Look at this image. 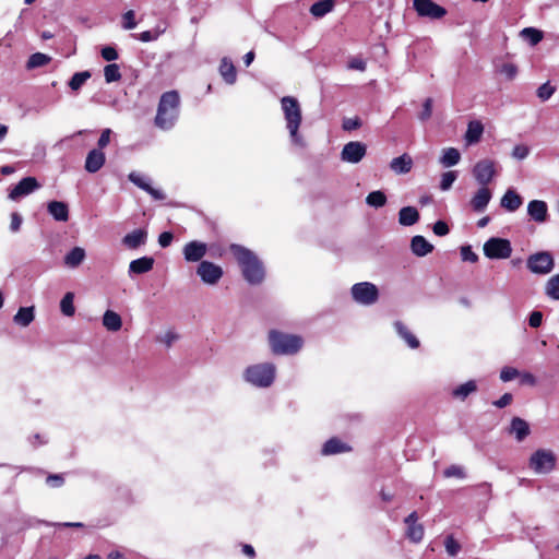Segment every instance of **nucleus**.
<instances>
[{
  "label": "nucleus",
  "mask_w": 559,
  "mask_h": 559,
  "mask_svg": "<svg viewBox=\"0 0 559 559\" xmlns=\"http://www.w3.org/2000/svg\"><path fill=\"white\" fill-rule=\"evenodd\" d=\"M520 383L522 385L535 386L537 384V378L528 371L520 372Z\"/></svg>",
  "instance_id": "52"
},
{
  "label": "nucleus",
  "mask_w": 559,
  "mask_h": 559,
  "mask_svg": "<svg viewBox=\"0 0 559 559\" xmlns=\"http://www.w3.org/2000/svg\"><path fill=\"white\" fill-rule=\"evenodd\" d=\"M206 252L207 245L198 240L187 242L182 249L183 258L187 262L201 261Z\"/></svg>",
  "instance_id": "15"
},
{
  "label": "nucleus",
  "mask_w": 559,
  "mask_h": 559,
  "mask_svg": "<svg viewBox=\"0 0 559 559\" xmlns=\"http://www.w3.org/2000/svg\"><path fill=\"white\" fill-rule=\"evenodd\" d=\"M143 43L154 41L158 38V32L152 31H144L139 34L138 37Z\"/></svg>",
  "instance_id": "64"
},
{
  "label": "nucleus",
  "mask_w": 559,
  "mask_h": 559,
  "mask_svg": "<svg viewBox=\"0 0 559 559\" xmlns=\"http://www.w3.org/2000/svg\"><path fill=\"white\" fill-rule=\"evenodd\" d=\"M406 536L413 543H419L424 538V526L418 523V515L414 511L406 519Z\"/></svg>",
  "instance_id": "16"
},
{
  "label": "nucleus",
  "mask_w": 559,
  "mask_h": 559,
  "mask_svg": "<svg viewBox=\"0 0 559 559\" xmlns=\"http://www.w3.org/2000/svg\"><path fill=\"white\" fill-rule=\"evenodd\" d=\"M129 180L133 182L135 186H138L140 189L146 191L148 194H151L155 200H164L165 194L158 190L153 188L150 185V180L142 176L139 173L132 171L129 174Z\"/></svg>",
  "instance_id": "19"
},
{
  "label": "nucleus",
  "mask_w": 559,
  "mask_h": 559,
  "mask_svg": "<svg viewBox=\"0 0 559 559\" xmlns=\"http://www.w3.org/2000/svg\"><path fill=\"white\" fill-rule=\"evenodd\" d=\"M432 230L437 236H445L449 234V227L443 221L436 222Z\"/></svg>",
  "instance_id": "61"
},
{
  "label": "nucleus",
  "mask_w": 559,
  "mask_h": 559,
  "mask_svg": "<svg viewBox=\"0 0 559 559\" xmlns=\"http://www.w3.org/2000/svg\"><path fill=\"white\" fill-rule=\"evenodd\" d=\"M102 53V57L106 60V61H114L116 59H118V52L117 50L111 47V46H106L102 49L100 51Z\"/></svg>",
  "instance_id": "60"
},
{
  "label": "nucleus",
  "mask_w": 559,
  "mask_h": 559,
  "mask_svg": "<svg viewBox=\"0 0 559 559\" xmlns=\"http://www.w3.org/2000/svg\"><path fill=\"white\" fill-rule=\"evenodd\" d=\"M197 274L204 284L215 285L223 276V269L213 262L201 261L197 269Z\"/></svg>",
  "instance_id": "12"
},
{
  "label": "nucleus",
  "mask_w": 559,
  "mask_h": 559,
  "mask_svg": "<svg viewBox=\"0 0 559 559\" xmlns=\"http://www.w3.org/2000/svg\"><path fill=\"white\" fill-rule=\"evenodd\" d=\"M413 159L408 154H402L390 162L391 170L396 175H404L411 171Z\"/></svg>",
  "instance_id": "24"
},
{
  "label": "nucleus",
  "mask_w": 559,
  "mask_h": 559,
  "mask_svg": "<svg viewBox=\"0 0 559 559\" xmlns=\"http://www.w3.org/2000/svg\"><path fill=\"white\" fill-rule=\"evenodd\" d=\"M334 0H320L311 5L310 13L314 17H323L334 9Z\"/></svg>",
  "instance_id": "38"
},
{
  "label": "nucleus",
  "mask_w": 559,
  "mask_h": 559,
  "mask_svg": "<svg viewBox=\"0 0 559 559\" xmlns=\"http://www.w3.org/2000/svg\"><path fill=\"white\" fill-rule=\"evenodd\" d=\"M528 216L537 224H543L548 218V205L545 201L533 200L527 204Z\"/></svg>",
  "instance_id": "17"
},
{
  "label": "nucleus",
  "mask_w": 559,
  "mask_h": 559,
  "mask_svg": "<svg viewBox=\"0 0 559 559\" xmlns=\"http://www.w3.org/2000/svg\"><path fill=\"white\" fill-rule=\"evenodd\" d=\"M473 176L476 181L486 187L496 176V164L491 159H481L473 168Z\"/></svg>",
  "instance_id": "11"
},
{
  "label": "nucleus",
  "mask_w": 559,
  "mask_h": 559,
  "mask_svg": "<svg viewBox=\"0 0 559 559\" xmlns=\"http://www.w3.org/2000/svg\"><path fill=\"white\" fill-rule=\"evenodd\" d=\"M413 7L421 17L439 20L447 14L445 9L435 3L432 0H413Z\"/></svg>",
  "instance_id": "10"
},
{
  "label": "nucleus",
  "mask_w": 559,
  "mask_h": 559,
  "mask_svg": "<svg viewBox=\"0 0 559 559\" xmlns=\"http://www.w3.org/2000/svg\"><path fill=\"white\" fill-rule=\"evenodd\" d=\"M461 154L459 150L455 147H448L442 151L439 162L443 167L448 168L459 164Z\"/></svg>",
  "instance_id": "36"
},
{
  "label": "nucleus",
  "mask_w": 559,
  "mask_h": 559,
  "mask_svg": "<svg viewBox=\"0 0 559 559\" xmlns=\"http://www.w3.org/2000/svg\"><path fill=\"white\" fill-rule=\"evenodd\" d=\"M40 185L34 177L23 178L16 186H14L9 192V199L12 201H19L34 191H36Z\"/></svg>",
  "instance_id": "14"
},
{
  "label": "nucleus",
  "mask_w": 559,
  "mask_h": 559,
  "mask_svg": "<svg viewBox=\"0 0 559 559\" xmlns=\"http://www.w3.org/2000/svg\"><path fill=\"white\" fill-rule=\"evenodd\" d=\"M483 132L484 126L480 121H471L467 126V130L465 133V141L467 142V144L477 143L480 140Z\"/></svg>",
  "instance_id": "33"
},
{
  "label": "nucleus",
  "mask_w": 559,
  "mask_h": 559,
  "mask_svg": "<svg viewBox=\"0 0 559 559\" xmlns=\"http://www.w3.org/2000/svg\"><path fill=\"white\" fill-rule=\"evenodd\" d=\"M522 204V197L513 189H508L500 200L501 207L508 212H515Z\"/></svg>",
  "instance_id": "23"
},
{
  "label": "nucleus",
  "mask_w": 559,
  "mask_h": 559,
  "mask_svg": "<svg viewBox=\"0 0 559 559\" xmlns=\"http://www.w3.org/2000/svg\"><path fill=\"white\" fill-rule=\"evenodd\" d=\"M122 26L124 29H133L136 26L135 13L133 10H129L122 15Z\"/></svg>",
  "instance_id": "49"
},
{
  "label": "nucleus",
  "mask_w": 559,
  "mask_h": 559,
  "mask_svg": "<svg viewBox=\"0 0 559 559\" xmlns=\"http://www.w3.org/2000/svg\"><path fill=\"white\" fill-rule=\"evenodd\" d=\"M443 474L448 478L449 477H456V478L465 477V472H464L463 467H461L459 465L449 466L448 468L444 469Z\"/></svg>",
  "instance_id": "50"
},
{
  "label": "nucleus",
  "mask_w": 559,
  "mask_h": 559,
  "mask_svg": "<svg viewBox=\"0 0 559 559\" xmlns=\"http://www.w3.org/2000/svg\"><path fill=\"white\" fill-rule=\"evenodd\" d=\"M85 259V250L81 247H74L64 257V263L69 267H78Z\"/></svg>",
  "instance_id": "37"
},
{
  "label": "nucleus",
  "mask_w": 559,
  "mask_h": 559,
  "mask_svg": "<svg viewBox=\"0 0 559 559\" xmlns=\"http://www.w3.org/2000/svg\"><path fill=\"white\" fill-rule=\"evenodd\" d=\"M366 203L376 209L382 207L386 203V197L380 190L372 191L367 195Z\"/></svg>",
  "instance_id": "44"
},
{
  "label": "nucleus",
  "mask_w": 559,
  "mask_h": 559,
  "mask_svg": "<svg viewBox=\"0 0 559 559\" xmlns=\"http://www.w3.org/2000/svg\"><path fill=\"white\" fill-rule=\"evenodd\" d=\"M419 219V213L414 206L402 207L399 212V223L402 226H412Z\"/></svg>",
  "instance_id": "30"
},
{
  "label": "nucleus",
  "mask_w": 559,
  "mask_h": 559,
  "mask_svg": "<svg viewBox=\"0 0 559 559\" xmlns=\"http://www.w3.org/2000/svg\"><path fill=\"white\" fill-rule=\"evenodd\" d=\"M90 78V71L76 72L72 75L71 80L69 81V87L72 91H79Z\"/></svg>",
  "instance_id": "43"
},
{
  "label": "nucleus",
  "mask_w": 559,
  "mask_h": 559,
  "mask_svg": "<svg viewBox=\"0 0 559 559\" xmlns=\"http://www.w3.org/2000/svg\"><path fill=\"white\" fill-rule=\"evenodd\" d=\"M34 310L35 309L33 306L20 308L16 314L13 317L14 323L23 328L28 326L35 318Z\"/></svg>",
  "instance_id": "34"
},
{
  "label": "nucleus",
  "mask_w": 559,
  "mask_h": 559,
  "mask_svg": "<svg viewBox=\"0 0 559 559\" xmlns=\"http://www.w3.org/2000/svg\"><path fill=\"white\" fill-rule=\"evenodd\" d=\"M483 251L488 259L506 260L512 254V246L506 238L491 237L484 243Z\"/></svg>",
  "instance_id": "7"
},
{
  "label": "nucleus",
  "mask_w": 559,
  "mask_h": 559,
  "mask_svg": "<svg viewBox=\"0 0 559 559\" xmlns=\"http://www.w3.org/2000/svg\"><path fill=\"white\" fill-rule=\"evenodd\" d=\"M155 260L152 257L145 255L129 263L128 274L130 277L135 275L145 274L153 270Z\"/></svg>",
  "instance_id": "21"
},
{
  "label": "nucleus",
  "mask_w": 559,
  "mask_h": 559,
  "mask_svg": "<svg viewBox=\"0 0 559 559\" xmlns=\"http://www.w3.org/2000/svg\"><path fill=\"white\" fill-rule=\"evenodd\" d=\"M219 74L224 79L227 84H234L237 79L236 68L234 63L227 59L223 58L219 64Z\"/></svg>",
  "instance_id": "32"
},
{
  "label": "nucleus",
  "mask_w": 559,
  "mask_h": 559,
  "mask_svg": "<svg viewBox=\"0 0 559 559\" xmlns=\"http://www.w3.org/2000/svg\"><path fill=\"white\" fill-rule=\"evenodd\" d=\"M50 61L51 58L48 55L43 52H35L28 58L26 68L28 70L40 68L48 64Z\"/></svg>",
  "instance_id": "39"
},
{
  "label": "nucleus",
  "mask_w": 559,
  "mask_h": 559,
  "mask_svg": "<svg viewBox=\"0 0 559 559\" xmlns=\"http://www.w3.org/2000/svg\"><path fill=\"white\" fill-rule=\"evenodd\" d=\"M367 146L359 141H352L344 145L341 152V158L343 162L357 164L366 155Z\"/></svg>",
  "instance_id": "13"
},
{
  "label": "nucleus",
  "mask_w": 559,
  "mask_h": 559,
  "mask_svg": "<svg viewBox=\"0 0 559 559\" xmlns=\"http://www.w3.org/2000/svg\"><path fill=\"white\" fill-rule=\"evenodd\" d=\"M543 322V313L540 311H533L528 318V324L532 328L540 326Z\"/></svg>",
  "instance_id": "62"
},
{
  "label": "nucleus",
  "mask_w": 559,
  "mask_h": 559,
  "mask_svg": "<svg viewBox=\"0 0 559 559\" xmlns=\"http://www.w3.org/2000/svg\"><path fill=\"white\" fill-rule=\"evenodd\" d=\"M528 154L530 148L523 144L515 145L512 151V156L519 160L525 159Z\"/></svg>",
  "instance_id": "54"
},
{
  "label": "nucleus",
  "mask_w": 559,
  "mask_h": 559,
  "mask_svg": "<svg viewBox=\"0 0 559 559\" xmlns=\"http://www.w3.org/2000/svg\"><path fill=\"white\" fill-rule=\"evenodd\" d=\"M394 328L399 336L404 340L407 346L412 349H416L419 347L420 343L418 338L412 333V331L403 324L401 321L394 322Z\"/></svg>",
  "instance_id": "25"
},
{
  "label": "nucleus",
  "mask_w": 559,
  "mask_h": 559,
  "mask_svg": "<svg viewBox=\"0 0 559 559\" xmlns=\"http://www.w3.org/2000/svg\"><path fill=\"white\" fill-rule=\"evenodd\" d=\"M526 266L533 274L546 275L554 270L555 260L550 252L540 251L527 258Z\"/></svg>",
  "instance_id": "9"
},
{
  "label": "nucleus",
  "mask_w": 559,
  "mask_h": 559,
  "mask_svg": "<svg viewBox=\"0 0 559 559\" xmlns=\"http://www.w3.org/2000/svg\"><path fill=\"white\" fill-rule=\"evenodd\" d=\"M281 107L284 114L286 128L289 132L292 143L302 147L305 142L301 135L298 133L302 120L299 102L293 96H284L281 99Z\"/></svg>",
  "instance_id": "3"
},
{
  "label": "nucleus",
  "mask_w": 559,
  "mask_h": 559,
  "mask_svg": "<svg viewBox=\"0 0 559 559\" xmlns=\"http://www.w3.org/2000/svg\"><path fill=\"white\" fill-rule=\"evenodd\" d=\"M500 72L508 79L513 80L518 74V68L513 63H506L501 67Z\"/></svg>",
  "instance_id": "55"
},
{
  "label": "nucleus",
  "mask_w": 559,
  "mask_h": 559,
  "mask_svg": "<svg viewBox=\"0 0 559 559\" xmlns=\"http://www.w3.org/2000/svg\"><path fill=\"white\" fill-rule=\"evenodd\" d=\"M461 257L463 261H468L471 263H475L478 260V255L472 250L469 246H464L461 248Z\"/></svg>",
  "instance_id": "53"
},
{
  "label": "nucleus",
  "mask_w": 559,
  "mask_h": 559,
  "mask_svg": "<svg viewBox=\"0 0 559 559\" xmlns=\"http://www.w3.org/2000/svg\"><path fill=\"white\" fill-rule=\"evenodd\" d=\"M353 299L362 306H371L379 299L378 287L370 282L356 283L350 288Z\"/></svg>",
  "instance_id": "8"
},
{
  "label": "nucleus",
  "mask_w": 559,
  "mask_h": 559,
  "mask_svg": "<svg viewBox=\"0 0 559 559\" xmlns=\"http://www.w3.org/2000/svg\"><path fill=\"white\" fill-rule=\"evenodd\" d=\"M110 136H111V130L106 128L102 131V134L98 139V142H97V146H98V150L103 151V148H105L109 142H110Z\"/></svg>",
  "instance_id": "59"
},
{
  "label": "nucleus",
  "mask_w": 559,
  "mask_h": 559,
  "mask_svg": "<svg viewBox=\"0 0 559 559\" xmlns=\"http://www.w3.org/2000/svg\"><path fill=\"white\" fill-rule=\"evenodd\" d=\"M103 325L110 332H117L122 326L120 314L112 310H106L103 316Z\"/></svg>",
  "instance_id": "31"
},
{
  "label": "nucleus",
  "mask_w": 559,
  "mask_h": 559,
  "mask_svg": "<svg viewBox=\"0 0 559 559\" xmlns=\"http://www.w3.org/2000/svg\"><path fill=\"white\" fill-rule=\"evenodd\" d=\"M521 37L535 46L543 39V33L534 27H525L521 31Z\"/></svg>",
  "instance_id": "41"
},
{
  "label": "nucleus",
  "mask_w": 559,
  "mask_h": 559,
  "mask_svg": "<svg viewBox=\"0 0 559 559\" xmlns=\"http://www.w3.org/2000/svg\"><path fill=\"white\" fill-rule=\"evenodd\" d=\"M366 61L361 58L355 57L348 61L347 68L349 70H357L364 72L366 70Z\"/></svg>",
  "instance_id": "58"
},
{
  "label": "nucleus",
  "mask_w": 559,
  "mask_h": 559,
  "mask_svg": "<svg viewBox=\"0 0 559 559\" xmlns=\"http://www.w3.org/2000/svg\"><path fill=\"white\" fill-rule=\"evenodd\" d=\"M556 88L549 83H544L537 90V96L543 100H548L555 93Z\"/></svg>",
  "instance_id": "47"
},
{
  "label": "nucleus",
  "mask_w": 559,
  "mask_h": 559,
  "mask_svg": "<svg viewBox=\"0 0 559 559\" xmlns=\"http://www.w3.org/2000/svg\"><path fill=\"white\" fill-rule=\"evenodd\" d=\"M46 483L48 486L52 488H59L63 485L64 479L62 474H51L46 478Z\"/></svg>",
  "instance_id": "57"
},
{
  "label": "nucleus",
  "mask_w": 559,
  "mask_h": 559,
  "mask_svg": "<svg viewBox=\"0 0 559 559\" xmlns=\"http://www.w3.org/2000/svg\"><path fill=\"white\" fill-rule=\"evenodd\" d=\"M269 342L272 352L276 355H295L304 345L301 336L278 331L270 332Z\"/></svg>",
  "instance_id": "4"
},
{
  "label": "nucleus",
  "mask_w": 559,
  "mask_h": 559,
  "mask_svg": "<svg viewBox=\"0 0 559 559\" xmlns=\"http://www.w3.org/2000/svg\"><path fill=\"white\" fill-rule=\"evenodd\" d=\"M106 156L105 153L98 148H94L88 152L85 159V170L94 174L97 173L105 164Z\"/></svg>",
  "instance_id": "22"
},
{
  "label": "nucleus",
  "mask_w": 559,
  "mask_h": 559,
  "mask_svg": "<svg viewBox=\"0 0 559 559\" xmlns=\"http://www.w3.org/2000/svg\"><path fill=\"white\" fill-rule=\"evenodd\" d=\"M74 294L69 292L67 293L61 301H60V310L61 312L67 316V317H72L75 312V307H74Z\"/></svg>",
  "instance_id": "40"
},
{
  "label": "nucleus",
  "mask_w": 559,
  "mask_h": 559,
  "mask_svg": "<svg viewBox=\"0 0 559 559\" xmlns=\"http://www.w3.org/2000/svg\"><path fill=\"white\" fill-rule=\"evenodd\" d=\"M230 251L239 263L245 280L251 284H260L264 280V267L258 257L240 245H231Z\"/></svg>",
  "instance_id": "1"
},
{
  "label": "nucleus",
  "mask_w": 559,
  "mask_h": 559,
  "mask_svg": "<svg viewBox=\"0 0 559 559\" xmlns=\"http://www.w3.org/2000/svg\"><path fill=\"white\" fill-rule=\"evenodd\" d=\"M47 211L58 222H67L69 218V209L64 202L51 201L47 204Z\"/></svg>",
  "instance_id": "26"
},
{
  "label": "nucleus",
  "mask_w": 559,
  "mask_h": 559,
  "mask_svg": "<svg viewBox=\"0 0 559 559\" xmlns=\"http://www.w3.org/2000/svg\"><path fill=\"white\" fill-rule=\"evenodd\" d=\"M546 295L554 299L559 300V274L551 276L545 286Z\"/></svg>",
  "instance_id": "42"
},
{
  "label": "nucleus",
  "mask_w": 559,
  "mask_h": 559,
  "mask_svg": "<svg viewBox=\"0 0 559 559\" xmlns=\"http://www.w3.org/2000/svg\"><path fill=\"white\" fill-rule=\"evenodd\" d=\"M477 391V383L475 380H469L463 384L457 385L452 390V396L456 400L464 401L468 395Z\"/></svg>",
  "instance_id": "35"
},
{
  "label": "nucleus",
  "mask_w": 559,
  "mask_h": 559,
  "mask_svg": "<svg viewBox=\"0 0 559 559\" xmlns=\"http://www.w3.org/2000/svg\"><path fill=\"white\" fill-rule=\"evenodd\" d=\"M276 367L271 362L251 365L243 371V379L257 388H269L275 380Z\"/></svg>",
  "instance_id": "5"
},
{
  "label": "nucleus",
  "mask_w": 559,
  "mask_h": 559,
  "mask_svg": "<svg viewBox=\"0 0 559 559\" xmlns=\"http://www.w3.org/2000/svg\"><path fill=\"white\" fill-rule=\"evenodd\" d=\"M104 76L107 83L119 81L121 79L119 66L117 63L107 64L104 68Z\"/></svg>",
  "instance_id": "45"
},
{
  "label": "nucleus",
  "mask_w": 559,
  "mask_h": 559,
  "mask_svg": "<svg viewBox=\"0 0 559 559\" xmlns=\"http://www.w3.org/2000/svg\"><path fill=\"white\" fill-rule=\"evenodd\" d=\"M348 451H350V447L337 438L328 440L322 448V454L324 455H333Z\"/></svg>",
  "instance_id": "29"
},
{
  "label": "nucleus",
  "mask_w": 559,
  "mask_h": 559,
  "mask_svg": "<svg viewBox=\"0 0 559 559\" xmlns=\"http://www.w3.org/2000/svg\"><path fill=\"white\" fill-rule=\"evenodd\" d=\"M520 374V371L516 368L513 367H503L500 371V379L503 382H509L515 378H518Z\"/></svg>",
  "instance_id": "48"
},
{
  "label": "nucleus",
  "mask_w": 559,
  "mask_h": 559,
  "mask_svg": "<svg viewBox=\"0 0 559 559\" xmlns=\"http://www.w3.org/2000/svg\"><path fill=\"white\" fill-rule=\"evenodd\" d=\"M492 198L490 189L480 187L469 201L472 210L476 213H481L486 210L488 203Z\"/></svg>",
  "instance_id": "20"
},
{
  "label": "nucleus",
  "mask_w": 559,
  "mask_h": 559,
  "mask_svg": "<svg viewBox=\"0 0 559 559\" xmlns=\"http://www.w3.org/2000/svg\"><path fill=\"white\" fill-rule=\"evenodd\" d=\"M432 114V99L427 98L423 104V110L419 114V119L426 121L431 117Z\"/></svg>",
  "instance_id": "56"
},
{
  "label": "nucleus",
  "mask_w": 559,
  "mask_h": 559,
  "mask_svg": "<svg viewBox=\"0 0 559 559\" xmlns=\"http://www.w3.org/2000/svg\"><path fill=\"white\" fill-rule=\"evenodd\" d=\"M411 249L417 257H425L433 250V246L423 236H414L411 241Z\"/></svg>",
  "instance_id": "27"
},
{
  "label": "nucleus",
  "mask_w": 559,
  "mask_h": 559,
  "mask_svg": "<svg viewBox=\"0 0 559 559\" xmlns=\"http://www.w3.org/2000/svg\"><path fill=\"white\" fill-rule=\"evenodd\" d=\"M180 111V96L177 91H169L160 96L155 126L162 130H170L176 124Z\"/></svg>",
  "instance_id": "2"
},
{
  "label": "nucleus",
  "mask_w": 559,
  "mask_h": 559,
  "mask_svg": "<svg viewBox=\"0 0 559 559\" xmlns=\"http://www.w3.org/2000/svg\"><path fill=\"white\" fill-rule=\"evenodd\" d=\"M557 457L551 450L538 449L530 457L528 465L536 474H548L555 469Z\"/></svg>",
  "instance_id": "6"
},
{
  "label": "nucleus",
  "mask_w": 559,
  "mask_h": 559,
  "mask_svg": "<svg viewBox=\"0 0 559 559\" xmlns=\"http://www.w3.org/2000/svg\"><path fill=\"white\" fill-rule=\"evenodd\" d=\"M146 241L147 231L143 228H138L128 233L121 240L122 245L130 250H136L138 248L144 246Z\"/></svg>",
  "instance_id": "18"
},
{
  "label": "nucleus",
  "mask_w": 559,
  "mask_h": 559,
  "mask_svg": "<svg viewBox=\"0 0 559 559\" xmlns=\"http://www.w3.org/2000/svg\"><path fill=\"white\" fill-rule=\"evenodd\" d=\"M510 432L521 442L530 435V426L524 419L514 417L511 421Z\"/></svg>",
  "instance_id": "28"
},
{
  "label": "nucleus",
  "mask_w": 559,
  "mask_h": 559,
  "mask_svg": "<svg viewBox=\"0 0 559 559\" xmlns=\"http://www.w3.org/2000/svg\"><path fill=\"white\" fill-rule=\"evenodd\" d=\"M456 178H457V174L454 170L443 173L441 175L440 189L442 191H448L452 187V185L456 180Z\"/></svg>",
  "instance_id": "46"
},
{
  "label": "nucleus",
  "mask_w": 559,
  "mask_h": 559,
  "mask_svg": "<svg viewBox=\"0 0 559 559\" xmlns=\"http://www.w3.org/2000/svg\"><path fill=\"white\" fill-rule=\"evenodd\" d=\"M174 235L170 231H164L158 236V243L162 248H167L173 242Z\"/></svg>",
  "instance_id": "63"
},
{
  "label": "nucleus",
  "mask_w": 559,
  "mask_h": 559,
  "mask_svg": "<svg viewBox=\"0 0 559 559\" xmlns=\"http://www.w3.org/2000/svg\"><path fill=\"white\" fill-rule=\"evenodd\" d=\"M445 550L450 556H455L460 550V544L452 537L448 536L444 542Z\"/></svg>",
  "instance_id": "51"
}]
</instances>
